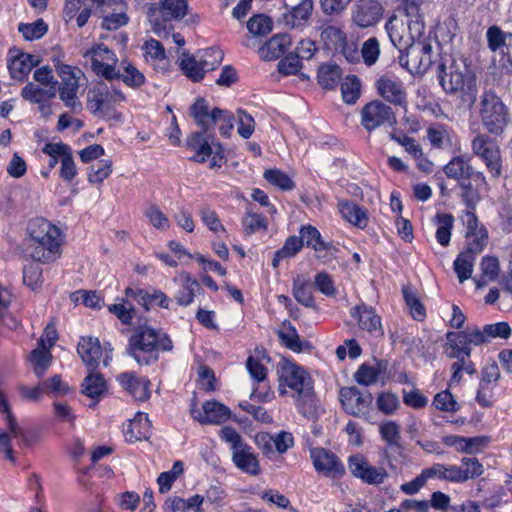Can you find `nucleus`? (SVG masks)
Listing matches in <instances>:
<instances>
[{
  "label": "nucleus",
  "mask_w": 512,
  "mask_h": 512,
  "mask_svg": "<svg viewBox=\"0 0 512 512\" xmlns=\"http://www.w3.org/2000/svg\"><path fill=\"white\" fill-rule=\"evenodd\" d=\"M279 393L291 396L298 411L306 418H313L317 412V400L310 375L299 365L283 361L278 366Z\"/></svg>",
  "instance_id": "obj_1"
},
{
  "label": "nucleus",
  "mask_w": 512,
  "mask_h": 512,
  "mask_svg": "<svg viewBox=\"0 0 512 512\" xmlns=\"http://www.w3.org/2000/svg\"><path fill=\"white\" fill-rule=\"evenodd\" d=\"M438 79L442 89L457 95L462 104L471 108L477 99L478 87L475 74L464 61L452 60L449 65L438 66Z\"/></svg>",
  "instance_id": "obj_2"
},
{
  "label": "nucleus",
  "mask_w": 512,
  "mask_h": 512,
  "mask_svg": "<svg viewBox=\"0 0 512 512\" xmlns=\"http://www.w3.org/2000/svg\"><path fill=\"white\" fill-rule=\"evenodd\" d=\"M28 249L34 261L50 263L60 257L62 244L61 231L44 218H34L28 222Z\"/></svg>",
  "instance_id": "obj_3"
},
{
  "label": "nucleus",
  "mask_w": 512,
  "mask_h": 512,
  "mask_svg": "<svg viewBox=\"0 0 512 512\" xmlns=\"http://www.w3.org/2000/svg\"><path fill=\"white\" fill-rule=\"evenodd\" d=\"M173 344L165 333L144 327L129 339V355L140 365H149L157 361L158 351H171Z\"/></svg>",
  "instance_id": "obj_4"
},
{
  "label": "nucleus",
  "mask_w": 512,
  "mask_h": 512,
  "mask_svg": "<svg viewBox=\"0 0 512 512\" xmlns=\"http://www.w3.org/2000/svg\"><path fill=\"white\" fill-rule=\"evenodd\" d=\"M479 117L482 126L493 136L502 135L511 120L509 108L492 90H485L480 96Z\"/></svg>",
  "instance_id": "obj_5"
},
{
  "label": "nucleus",
  "mask_w": 512,
  "mask_h": 512,
  "mask_svg": "<svg viewBox=\"0 0 512 512\" xmlns=\"http://www.w3.org/2000/svg\"><path fill=\"white\" fill-rule=\"evenodd\" d=\"M125 101L126 97L120 89L100 83L88 92L87 109L94 115L121 121L122 114L116 109Z\"/></svg>",
  "instance_id": "obj_6"
},
{
  "label": "nucleus",
  "mask_w": 512,
  "mask_h": 512,
  "mask_svg": "<svg viewBox=\"0 0 512 512\" xmlns=\"http://www.w3.org/2000/svg\"><path fill=\"white\" fill-rule=\"evenodd\" d=\"M320 43L323 48L333 53H339L348 62L359 61L358 48L354 42H349L342 27L333 23H324L320 28Z\"/></svg>",
  "instance_id": "obj_7"
},
{
  "label": "nucleus",
  "mask_w": 512,
  "mask_h": 512,
  "mask_svg": "<svg viewBox=\"0 0 512 512\" xmlns=\"http://www.w3.org/2000/svg\"><path fill=\"white\" fill-rule=\"evenodd\" d=\"M187 0H160V8L156 4H149L147 17L152 31L162 36L166 34V22L182 19L187 14Z\"/></svg>",
  "instance_id": "obj_8"
},
{
  "label": "nucleus",
  "mask_w": 512,
  "mask_h": 512,
  "mask_svg": "<svg viewBox=\"0 0 512 512\" xmlns=\"http://www.w3.org/2000/svg\"><path fill=\"white\" fill-rule=\"evenodd\" d=\"M397 59L411 74H423L433 63V47L426 41H413Z\"/></svg>",
  "instance_id": "obj_9"
},
{
  "label": "nucleus",
  "mask_w": 512,
  "mask_h": 512,
  "mask_svg": "<svg viewBox=\"0 0 512 512\" xmlns=\"http://www.w3.org/2000/svg\"><path fill=\"white\" fill-rule=\"evenodd\" d=\"M471 148L485 163L491 177L499 178L502 174V158L497 141L489 133H478L471 141Z\"/></svg>",
  "instance_id": "obj_10"
},
{
  "label": "nucleus",
  "mask_w": 512,
  "mask_h": 512,
  "mask_svg": "<svg viewBox=\"0 0 512 512\" xmlns=\"http://www.w3.org/2000/svg\"><path fill=\"white\" fill-rule=\"evenodd\" d=\"M58 76L61 79V84L58 88L60 99L73 112L80 111L81 103L76 98L79 80L83 76V72L76 66L61 65L58 66Z\"/></svg>",
  "instance_id": "obj_11"
},
{
  "label": "nucleus",
  "mask_w": 512,
  "mask_h": 512,
  "mask_svg": "<svg viewBox=\"0 0 512 512\" xmlns=\"http://www.w3.org/2000/svg\"><path fill=\"white\" fill-rule=\"evenodd\" d=\"M83 57H90L91 69L97 76L106 80L118 79V58L116 54L104 44H97L83 53Z\"/></svg>",
  "instance_id": "obj_12"
},
{
  "label": "nucleus",
  "mask_w": 512,
  "mask_h": 512,
  "mask_svg": "<svg viewBox=\"0 0 512 512\" xmlns=\"http://www.w3.org/2000/svg\"><path fill=\"white\" fill-rule=\"evenodd\" d=\"M446 340V355L449 358L456 359L464 372L469 375H474L477 370L473 361L470 360L472 351L471 345H473V343L468 342L467 336L452 331L446 334Z\"/></svg>",
  "instance_id": "obj_13"
},
{
  "label": "nucleus",
  "mask_w": 512,
  "mask_h": 512,
  "mask_svg": "<svg viewBox=\"0 0 512 512\" xmlns=\"http://www.w3.org/2000/svg\"><path fill=\"white\" fill-rule=\"evenodd\" d=\"M463 225L465 226V238L467 240L468 251L473 253H481L488 242V231L475 213L466 210L461 216Z\"/></svg>",
  "instance_id": "obj_14"
},
{
  "label": "nucleus",
  "mask_w": 512,
  "mask_h": 512,
  "mask_svg": "<svg viewBox=\"0 0 512 512\" xmlns=\"http://www.w3.org/2000/svg\"><path fill=\"white\" fill-rule=\"evenodd\" d=\"M189 149L194 151V156L191 160L203 163L211 157L210 167H220L223 160L222 148L219 144H209L204 139L203 133L197 132L190 136L187 141Z\"/></svg>",
  "instance_id": "obj_15"
},
{
  "label": "nucleus",
  "mask_w": 512,
  "mask_h": 512,
  "mask_svg": "<svg viewBox=\"0 0 512 512\" xmlns=\"http://www.w3.org/2000/svg\"><path fill=\"white\" fill-rule=\"evenodd\" d=\"M459 333L467 336L468 342L473 343L474 346H478L489 342L493 338H509L511 335V328L507 322H498L485 325L483 330H480L475 326H469Z\"/></svg>",
  "instance_id": "obj_16"
},
{
  "label": "nucleus",
  "mask_w": 512,
  "mask_h": 512,
  "mask_svg": "<svg viewBox=\"0 0 512 512\" xmlns=\"http://www.w3.org/2000/svg\"><path fill=\"white\" fill-rule=\"evenodd\" d=\"M192 417L201 424H221L228 420L231 411L224 404L217 401H206L202 405V409H198L195 405L191 407Z\"/></svg>",
  "instance_id": "obj_17"
},
{
  "label": "nucleus",
  "mask_w": 512,
  "mask_h": 512,
  "mask_svg": "<svg viewBox=\"0 0 512 512\" xmlns=\"http://www.w3.org/2000/svg\"><path fill=\"white\" fill-rule=\"evenodd\" d=\"M383 8L376 0H359L352 11V21L361 28L376 24L382 16Z\"/></svg>",
  "instance_id": "obj_18"
},
{
  "label": "nucleus",
  "mask_w": 512,
  "mask_h": 512,
  "mask_svg": "<svg viewBox=\"0 0 512 512\" xmlns=\"http://www.w3.org/2000/svg\"><path fill=\"white\" fill-rule=\"evenodd\" d=\"M340 401L347 413L359 416L368 411L372 397L370 394L362 395L356 387H343L340 390Z\"/></svg>",
  "instance_id": "obj_19"
},
{
  "label": "nucleus",
  "mask_w": 512,
  "mask_h": 512,
  "mask_svg": "<svg viewBox=\"0 0 512 512\" xmlns=\"http://www.w3.org/2000/svg\"><path fill=\"white\" fill-rule=\"evenodd\" d=\"M348 469L353 476L368 484H380L384 478V475L371 466L361 454H354L348 458Z\"/></svg>",
  "instance_id": "obj_20"
},
{
  "label": "nucleus",
  "mask_w": 512,
  "mask_h": 512,
  "mask_svg": "<svg viewBox=\"0 0 512 512\" xmlns=\"http://www.w3.org/2000/svg\"><path fill=\"white\" fill-rule=\"evenodd\" d=\"M310 454L313 465L318 472L333 475L344 474V466L333 452L317 447L311 449Z\"/></svg>",
  "instance_id": "obj_21"
},
{
  "label": "nucleus",
  "mask_w": 512,
  "mask_h": 512,
  "mask_svg": "<svg viewBox=\"0 0 512 512\" xmlns=\"http://www.w3.org/2000/svg\"><path fill=\"white\" fill-rule=\"evenodd\" d=\"M9 55L8 69L11 77L16 80L23 81L33 67L39 63V59L36 56L18 52L17 50L11 49Z\"/></svg>",
  "instance_id": "obj_22"
},
{
  "label": "nucleus",
  "mask_w": 512,
  "mask_h": 512,
  "mask_svg": "<svg viewBox=\"0 0 512 512\" xmlns=\"http://www.w3.org/2000/svg\"><path fill=\"white\" fill-rule=\"evenodd\" d=\"M120 385L138 401H145L150 397L149 380L136 376L133 372H123L117 377Z\"/></svg>",
  "instance_id": "obj_23"
},
{
  "label": "nucleus",
  "mask_w": 512,
  "mask_h": 512,
  "mask_svg": "<svg viewBox=\"0 0 512 512\" xmlns=\"http://www.w3.org/2000/svg\"><path fill=\"white\" fill-rule=\"evenodd\" d=\"M145 61L156 71L166 72L169 68V60L166 57L164 46L158 40L150 38L142 45Z\"/></svg>",
  "instance_id": "obj_24"
},
{
  "label": "nucleus",
  "mask_w": 512,
  "mask_h": 512,
  "mask_svg": "<svg viewBox=\"0 0 512 512\" xmlns=\"http://www.w3.org/2000/svg\"><path fill=\"white\" fill-rule=\"evenodd\" d=\"M303 240V245L311 247L319 255L318 257L326 258L329 255H333V252H338L337 248H334L330 243H326L322 240L320 232L313 226L307 225L300 229V237Z\"/></svg>",
  "instance_id": "obj_25"
},
{
  "label": "nucleus",
  "mask_w": 512,
  "mask_h": 512,
  "mask_svg": "<svg viewBox=\"0 0 512 512\" xmlns=\"http://www.w3.org/2000/svg\"><path fill=\"white\" fill-rule=\"evenodd\" d=\"M350 316L363 330L372 332L381 328V317L372 307H369L365 304L352 307L350 309Z\"/></svg>",
  "instance_id": "obj_26"
},
{
  "label": "nucleus",
  "mask_w": 512,
  "mask_h": 512,
  "mask_svg": "<svg viewBox=\"0 0 512 512\" xmlns=\"http://www.w3.org/2000/svg\"><path fill=\"white\" fill-rule=\"evenodd\" d=\"M124 433L126 439L130 442L148 439L151 435V422L148 415L143 412H138L135 417L129 421Z\"/></svg>",
  "instance_id": "obj_27"
},
{
  "label": "nucleus",
  "mask_w": 512,
  "mask_h": 512,
  "mask_svg": "<svg viewBox=\"0 0 512 512\" xmlns=\"http://www.w3.org/2000/svg\"><path fill=\"white\" fill-rule=\"evenodd\" d=\"M487 41L492 51H500L512 62V33H505L499 27L492 26L487 30Z\"/></svg>",
  "instance_id": "obj_28"
},
{
  "label": "nucleus",
  "mask_w": 512,
  "mask_h": 512,
  "mask_svg": "<svg viewBox=\"0 0 512 512\" xmlns=\"http://www.w3.org/2000/svg\"><path fill=\"white\" fill-rule=\"evenodd\" d=\"M78 354L88 368H95L102 356V348L97 338L82 337L78 343Z\"/></svg>",
  "instance_id": "obj_29"
},
{
  "label": "nucleus",
  "mask_w": 512,
  "mask_h": 512,
  "mask_svg": "<svg viewBox=\"0 0 512 512\" xmlns=\"http://www.w3.org/2000/svg\"><path fill=\"white\" fill-rule=\"evenodd\" d=\"M291 38L287 34L274 35L260 48V57L264 60H275L282 56L290 47Z\"/></svg>",
  "instance_id": "obj_30"
},
{
  "label": "nucleus",
  "mask_w": 512,
  "mask_h": 512,
  "mask_svg": "<svg viewBox=\"0 0 512 512\" xmlns=\"http://www.w3.org/2000/svg\"><path fill=\"white\" fill-rule=\"evenodd\" d=\"M232 459L237 468L250 475L260 473L259 461L252 447L246 445L232 453Z\"/></svg>",
  "instance_id": "obj_31"
},
{
  "label": "nucleus",
  "mask_w": 512,
  "mask_h": 512,
  "mask_svg": "<svg viewBox=\"0 0 512 512\" xmlns=\"http://www.w3.org/2000/svg\"><path fill=\"white\" fill-rule=\"evenodd\" d=\"M217 108L209 109L207 102L203 99H197L191 106L190 113L196 123L202 128L203 132H207L213 125L217 118Z\"/></svg>",
  "instance_id": "obj_32"
},
{
  "label": "nucleus",
  "mask_w": 512,
  "mask_h": 512,
  "mask_svg": "<svg viewBox=\"0 0 512 512\" xmlns=\"http://www.w3.org/2000/svg\"><path fill=\"white\" fill-rule=\"evenodd\" d=\"M50 348H47L45 339H40L38 347L31 351L29 355V362L32 365L33 371L37 377H43L45 371L51 363Z\"/></svg>",
  "instance_id": "obj_33"
},
{
  "label": "nucleus",
  "mask_w": 512,
  "mask_h": 512,
  "mask_svg": "<svg viewBox=\"0 0 512 512\" xmlns=\"http://www.w3.org/2000/svg\"><path fill=\"white\" fill-rule=\"evenodd\" d=\"M384 123V104L374 100L364 106L362 110V125L372 131Z\"/></svg>",
  "instance_id": "obj_34"
},
{
  "label": "nucleus",
  "mask_w": 512,
  "mask_h": 512,
  "mask_svg": "<svg viewBox=\"0 0 512 512\" xmlns=\"http://www.w3.org/2000/svg\"><path fill=\"white\" fill-rule=\"evenodd\" d=\"M382 372V362L373 359L372 361L364 362L359 366L354 373L355 381L362 386H369L375 384Z\"/></svg>",
  "instance_id": "obj_35"
},
{
  "label": "nucleus",
  "mask_w": 512,
  "mask_h": 512,
  "mask_svg": "<svg viewBox=\"0 0 512 512\" xmlns=\"http://www.w3.org/2000/svg\"><path fill=\"white\" fill-rule=\"evenodd\" d=\"M56 92L57 88L53 85L50 87H41L40 85L29 82L22 89L21 95L25 100L32 103L42 104L54 98Z\"/></svg>",
  "instance_id": "obj_36"
},
{
  "label": "nucleus",
  "mask_w": 512,
  "mask_h": 512,
  "mask_svg": "<svg viewBox=\"0 0 512 512\" xmlns=\"http://www.w3.org/2000/svg\"><path fill=\"white\" fill-rule=\"evenodd\" d=\"M426 137L433 148L443 149L452 146V130L444 124L437 123L428 127Z\"/></svg>",
  "instance_id": "obj_37"
},
{
  "label": "nucleus",
  "mask_w": 512,
  "mask_h": 512,
  "mask_svg": "<svg viewBox=\"0 0 512 512\" xmlns=\"http://www.w3.org/2000/svg\"><path fill=\"white\" fill-rule=\"evenodd\" d=\"M444 173L447 177L458 180L472 178L474 170L468 159L464 156H456L444 166Z\"/></svg>",
  "instance_id": "obj_38"
},
{
  "label": "nucleus",
  "mask_w": 512,
  "mask_h": 512,
  "mask_svg": "<svg viewBox=\"0 0 512 512\" xmlns=\"http://www.w3.org/2000/svg\"><path fill=\"white\" fill-rule=\"evenodd\" d=\"M179 66L183 73L192 81L198 82L204 78V71L201 70L202 65L196 56L190 55L189 53L183 52L181 57L178 59Z\"/></svg>",
  "instance_id": "obj_39"
},
{
  "label": "nucleus",
  "mask_w": 512,
  "mask_h": 512,
  "mask_svg": "<svg viewBox=\"0 0 512 512\" xmlns=\"http://www.w3.org/2000/svg\"><path fill=\"white\" fill-rule=\"evenodd\" d=\"M118 79H121L131 88H139L145 83V76L134 65L127 60L120 62Z\"/></svg>",
  "instance_id": "obj_40"
},
{
  "label": "nucleus",
  "mask_w": 512,
  "mask_h": 512,
  "mask_svg": "<svg viewBox=\"0 0 512 512\" xmlns=\"http://www.w3.org/2000/svg\"><path fill=\"white\" fill-rule=\"evenodd\" d=\"M437 225L436 239L444 247L448 246L451 240V231L454 227V217L448 213H437L434 217Z\"/></svg>",
  "instance_id": "obj_41"
},
{
  "label": "nucleus",
  "mask_w": 512,
  "mask_h": 512,
  "mask_svg": "<svg viewBox=\"0 0 512 512\" xmlns=\"http://www.w3.org/2000/svg\"><path fill=\"white\" fill-rule=\"evenodd\" d=\"M484 473V467L475 457H464L461 459V465L457 466V475L459 483L474 479Z\"/></svg>",
  "instance_id": "obj_42"
},
{
  "label": "nucleus",
  "mask_w": 512,
  "mask_h": 512,
  "mask_svg": "<svg viewBox=\"0 0 512 512\" xmlns=\"http://www.w3.org/2000/svg\"><path fill=\"white\" fill-rule=\"evenodd\" d=\"M106 390V381L100 374L89 373L83 380L82 393L91 399L98 400Z\"/></svg>",
  "instance_id": "obj_43"
},
{
  "label": "nucleus",
  "mask_w": 512,
  "mask_h": 512,
  "mask_svg": "<svg viewBox=\"0 0 512 512\" xmlns=\"http://www.w3.org/2000/svg\"><path fill=\"white\" fill-rule=\"evenodd\" d=\"M423 470L428 480L438 479L453 483H459L457 475V465H445L441 463H435L432 466L427 467Z\"/></svg>",
  "instance_id": "obj_44"
},
{
  "label": "nucleus",
  "mask_w": 512,
  "mask_h": 512,
  "mask_svg": "<svg viewBox=\"0 0 512 512\" xmlns=\"http://www.w3.org/2000/svg\"><path fill=\"white\" fill-rule=\"evenodd\" d=\"M478 253L468 251V247L465 252L460 253L454 261V270L457 274L460 283H463L469 279L473 272V266L475 256Z\"/></svg>",
  "instance_id": "obj_45"
},
{
  "label": "nucleus",
  "mask_w": 512,
  "mask_h": 512,
  "mask_svg": "<svg viewBox=\"0 0 512 512\" xmlns=\"http://www.w3.org/2000/svg\"><path fill=\"white\" fill-rule=\"evenodd\" d=\"M183 288L176 296L177 303L181 306L190 305L195 297V294L201 290L198 281L191 277L188 273L181 275Z\"/></svg>",
  "instance_id": "obj_46"
},
{
  "label": "nucleus",
  "mask_w": 512,
  "mask_h": 512,
  "mask_svg": "<svg viewBox=\"0 0 512 512\" xmlns=\"http://www.w3.org/2000/svg\"><path fill=\"white\" fill-rule=\"evenodd\" d=\"M341 69L338 65L326 63L318 70V82L325 89H333L341 78Z\"/></svg>",
  "instance_id": "obj_47"
},
{
  "label": "nucleus",
  "mask_w": 512,
  "mask_h": 512,
  "mask_svg": "<svg viewBox=\"0 0 512 512\" xmlns=\"http://www.w3.org/2000/svg\"><path fill=\"white\" fill-rule=\"evenodd\" d=\"M402 292L412 318L416 321H423L426 318V309L415 291L410 286H404Z\"/></svg>",
  "instance_id": "obj_48"
},
{
  "label": "nucleus",
  "mask_w": 512,
  "mask_h": 512,
  "mask_svg": "<svg viewBox=\"0 0 512 512\" xmlns=\"http://www.w3.org/2000/svg\"><path fill=\"white\" fill-rule=\"evenodd\" d=\"M281 342L294 352L302 351V343L296 328L289 322L284 321L281 329L277 332Z\"/></svg>",
  "instance_id": "obj_49"
},
{
  "label": "nucleus",
  "mask_w": 512,
  "mask_h": 512,
  "mask_svg": "<svg viewBox=\"0 0 512 512\" xmlns=\"http://www.w3.org/2000/svg\"><path fill=\"white\" fill-rule=\"evenodd\" d=\"M302 247L303 240H301L299 237H288L284 242L282 248L276 251L272 261L273 267H278L279 263L286 258L294 257L301 250Z\"/></svg>",
  "instance_id": "obj_50"
},
{
  "label": "nucleus",
  "mask_w": 512,
  "mask_h": 512,
  "mask_svg": "<svg viewBox=\"0 0 512 512\" xmlns=\"http://www.w3.org/2000/svg\"><path fill=\"white\" fill-rule=\"evenodd\" d=\"M340 213L342 217L349 223L364 227L367 224V216L364 210L358 205L351 202H343L340 204Z\"/></svg>",
  "instance_id": "obj_51"
},
{
  "label": "nucleus",
  "mask_w": 512,
  "mask_h": 512,
  "mask_svg": "<svg viewBox=\"0 0 512 512\" xmlns=\"http://www.w3.org/2000/svg\"><path fill=\"white\" fill-rule=\"evenodd\" d=\"M361 82L355 75H348L341 83L342 98L345 103L353 105L360 96Z\"/></svg>",
  "instance_id": "obj_52"
},
{
  "label": "nucleus",
  "mask_w": 512,
  "mask_h": 512,
  "mask_svg": "<svg viewBox=\"0 0 512 512\" xmlns=\"http://www.w3.org/2000/svg\"><path fill=\"white\" fill-rule=\"evenodd\" d=\"M394 20H396L395 16H391L389 18V22L386 23V32L389 36L391 48L393 51H397V54L399 55L400 53H403L406 47L411 43V38L408 34L403 35L396 30V27L393 24Z\"/></svg>",
  "instance_id": "obj_53"
},
{
  "label": "nucleus",
  "mask_w": 512,
  "mask_h": 512,
  "mask_svg": "<svg viewBox=\"0 0 512 512\" xmlns=\"http://www.w3.org/2000/svg\"><path fill=\"white\" fill-rule=\"evenodd\" d=\"M482 276L476 280L477 287H482L487 284V281H493L497 278L499 273V261L496 257L485 256L480 264Z\"/></svg>",
  "instance_id": "obj_54"
},
{
  "label": "nucleus",
  "mask_w": 512,
  "mask_h": 512,
  "mask_svg": "<svg viewBox=\"0 0 512 512\" xmlns=\"http://www.w3.org/2000/svg\"><path fill=\"white\" fill-rule=\"evenodd\" d=\"M223 57V52L216 47H210L199 52L198 58L200 60V64L202 65L201 70L204 71V74L208 71L214 70L221 64Z\"/></svg>",
  "instance_id": "obj_55"
},
{
  "label": "nucleus",
  "mask_w": 512,
  "mask_h": 512,
  "mask_svg": "<svg viewBox=\"0 0 512 512\" xmlns=\"http://www.w3.org/2000/svg\"><path fill=\"white\" fill-rule=\"evenodd\" d=\"M242 225L244 232L249 235L259 231H266L268 227L265 217L249 209H247L245 212V215L242 219Z\"/></svg>",
  "instance_id": "obj_56"
},
{
  "label": "nucleus",
  "mask_w": 512,
  "mask_h": 512,
  "mask_svg": "<svg viewBox=\"0 0 512 512\" xmlns=\"http://www.w3.org/2000/svg\"><path fill=\"white\" fill-rule=\"evenodd\" d=\"M264 178L272 185L285 190L290 191L295 187V183L292 179L278 169H269L264 172Z\"/></svg>",
  "instance_id": "obj_57"
},
{
  "label": "nucleus",
  "mask_w": 512,
  "mask_h": 512,
  "mask_svg": "<svg viewBox=\"0 0 512 512\" xmlns=\"http://www.w3.org/2000/svg\"><path fill=\"white\" fill-rule=\"evenodd\" d=\"M88 180L92 184H99L104 181L112 172V161L101 160L89 168Z\"/></svg>",
  "instance_id": "obj_58"
},
{
  "label": "nucleus",
  "mask_w": 512,
  "mask_h": 512,
  "mask_svg": "<svg viewBox=\"0 0 512 512\" xmlns=\"http://www.w3.org/2000/svg\"><path fill=\"white\" fill-rule=\"evenodd\" d=\"M23 282L32 290H36L42 286V268L35 263L26 265L23 269Z\"/></svg>",
  "instance_id": "obj_59"
},
{
  "label": "nucleus",
  "mask_w": 512,
  "mask_h": 512,
  "mask_svg": "<svg viewBox=\"0 0 512 512\" xmlns=\"http://www.w3.org/2000/svg\"><path fill=\"white\" fill-rule=\"evenodd\" d=\"M255 130V120L242 109L237 110V132L244 138L249 139Z\"/></svg>",
  "instance_id": "obj_60"
},
{
  "label": "nucleus",
  "mask_w": 512,
  "mask_h": 512,
  "mask_svg": "<svg viewBox=\"0 0 512 512\" xmlns=\"http://www.w3.org/2000/svg\"><path fill=\"white\" fill-rule=\"evenodd\" d=\"M313 11V0H301V2L292 8L291 17L293 26L304 24L311 16Z\"/></svg>",
  "instance_id": "obj_61"
},
{
  "label": "nucleus",
  "mask_w": 512,
  "mask_h": 512,
  "mask_svg": "<svg viewBox=\"0 0 512 512\" xmlns=\"http://www.w3.org/2000/svg\"><path fill=\"white\" fill-rule=\"evenodd\" d=\"M247 28L255 36H263L271 31L272 22L265 15H255L247 22Z\"/></svg>",
  "instance_id": "obj_62"
},
{
  "label": "nucleus",
  "mask_w": 512,
  "mask_h": 512,
  "mask_svg": "<svg viewBox=\"0 0 512 512\" xmlns=\"http://www.w3.org/2000/svg\"><path fill=\"white\" fill-rule=\"evenodd\" d=\"M148 222L158 230H166L169 228V220L166 215L156 205H149L144 211Z\"/></svg>",
  "instance_id": "obj_63"
},
{
  "label": "nucleus",
  "mask_w": 512,
  "mask_h": 512,
  "mask_svg": "<svg viewBox=\"0 0 512 512\" xmlns=\"http://www.w3.org/2000/svg\"><path fill=\"white\" fill-rule=\"evenodd\" d=\"M380 52L381 50L379 41L374 37L367 39L363 43L361 49V55L364 63L367 66L375 64L380 56Z\"/></svg>",
  "instance_id": "obj_64"
}]
</instances>
